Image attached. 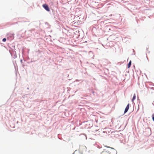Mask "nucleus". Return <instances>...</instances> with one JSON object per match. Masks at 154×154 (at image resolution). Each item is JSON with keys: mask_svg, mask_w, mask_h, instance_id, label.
I'll return each instance as SVG.
<instances>
[{"mask_svg": "<svg viewBox=\"0 0 154 154\" xmlns=\"http://www.w3.org/2000/svg\"><path fill=\"white\" fill-rule=\"evenodd\" d=\"M42 6L47 11H50V9L47 4H44Z\"/></svg>", "mask_w": 154, "mask_h": 154, "instance_id": "f257e3e1", "label": "nucleus"}, {"mask_svg": "<svg viewBox=\"0 0 154 154\" xmlns=\"http://www.w3.org/2000/svg\"><path fill=\"white\" fill-rule=\"evenodd\" d=\"M129 104H128L127 106H126L125 109V111H124V113H126L127 111H128V109H129Z\"/></svg>", "mask_w": 154, "mask_h": 154, "instance_id": "f03ea898", "label": "nucleus"}, {"mask_svg": "<svg viewBox=\"0 0 154 154\" xmlns=\"http://www.w3.org/2000/svg\"><path fill=\"white\" fill-rule=\"evenodd\" d=\"M136 96L135 94H134V95L132 99V102H134V100L136 99Z\"/></svg>", "mask_w": 154, "mask_h": 154, "instance_id": "7ed1b4c3", "label": "nucleus"}, {"mask_svg": "<svg viewBox=\"0 0 154 154\" xmlns=\"http://www.w3.org/2000/svg\"><path fill=\"white\" fill-rule=\"evenodd\" d=\"M131 61H130L129 62L128 64V68H129L131 66Z\"/></svg>", "mask_w": 154, "mask_h": 154, "instance_id": "20e7f679", "label": "nucleus"}, {"mask_svg": "<svg viewBox=\"0 0 154 154\" xmlns=\"http://www.w3.org/2000/svg\"><path fill=\"white\" fill-rule=\"evenodd\" d=\"M6 39L5 38H4L3 39V40H2V41H3V42H5V41H6Z\"/></svg>", "mask_w": 154, "mask_h": 154, "instance_id": "39448f33", "label": "nucleus"}, {"mask_svg": "<svg viewBox=\"0 0 154 154\" xmlns=\"http://www.w3.org/2000/svg\"><path fill=\"white\" fill-rule=\"evenodd\" d=\"M106 147H108V148H110V147H108L107 146H106ZM110 148H111V149H114V148H111L110 147Z\"/></svg>", "mask_w": 154, "mask_h": 154, "instance_id": "423d86ee", "label": "nucleus"}, {"mask_svg": "<svg viewBox=\"0 0 154 154\" xmlns=\"http://www.w3.org/2000/svg\"><path fill=\"white\" fill-rule=\"evenodd\" d=\"M152 119L153 120V121H154V116H152Z\"/></svg>", "mask_w": 154, "mask_h": 154, "instance_id": "0eeeda50", "label": "nucleus"}]
</instances>
